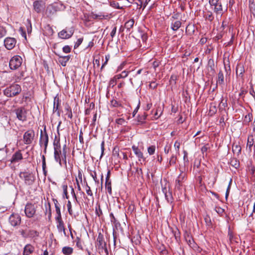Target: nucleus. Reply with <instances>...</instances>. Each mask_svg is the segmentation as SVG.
Masks as SVG:
<instances>
[{"instance_id": "47", "label": "nucleus", "mask_w": 255, "mask_h": 255, "mask_svg": "<svg viewBox=\"0 0 255 255\" xmlns=\"http://www.w3.org/2000/svg\"><path fill=\"white\" fill-rule=\"evenodd\" d=\"M215 210L220 216H222L225 212L224 209L220 207H216Z\"/></svg>"}, {"instance_id": "37", "label": "nucleus", "mask_w": 255, "mask_h": 255, "mask_svg": "<svg viewBox=\"0 0 255 255\" xmlns=\"http://www.w3.org/2000/svg\"><path fill=\"white\" fill-rule=\"evenodd\" d=\"M108 17V15H104L101 12L98 14H93V17L95 18H98L99 19H107Z\"/></svg>"}, {"instance_id": "8", "label": "nucleus", "mask_w": 255, "mask_h": 255, "mask_svg": "<svg viewBox=\"0 0 255 255\" xmlns=\"http://www.w3.org/2000/svg\"><path fill=\"white\" fill-rule=\"evenodd\" d=\"M22 63V58L18 55L13 56L10 60L9 65L11 70H15L20 67Z\"/></svg>"}, {"instance_id": "3", "label": "nucleus", "mask_w": 255, "mask_h": 255, "mask_svg": "<svg viewBox=\"0 0 255 255\" xmlns=\"http://www.w3.org/2000/svg\"><path fill=\"white\" fill-rule=\"evenodd\" d=\"M96 247L98 248L100 252H102L104 251L105 253L107 255H108L107 243L105 240L104 235L101 233L98 234V236L96 242Z\"/></svg>"}, {"instance_id": "15", "label": "nucleus", "mask_w": 255, "mask_h": 255, "mask_svg": "<svg viewBox=\"0 0 255 255\" xmlns=\"http://www.w3.org/2000/svg\"><path fill=\"white\" fill-rule=\"evenodd\" d=\"M33 8L37 13H40L44 9V3L42 0H35L33 4Z\"/></svg>"}, {"instance_id": "55", "label": "nucleus", "mask_w": 255, "mask_h": 255, "mask_svg": "<svg viewBox=\"0 0 255 255\" xmlns=\"http://www.w3.org/2000/svg\"><path fill=\"white\" fill-rule=\"evenodd\" d=\"M176 156H175L174 155H172V156L171 157L170 159L169 164L170 165L175 164L176 163Z\"/></svg>"}, {"instance_id": "63", "label": "nucleus", "mask_w": 255, "mask_h": 255, "mask_svg": "<svg viewBox=\"0 0 255 255\" xmlns=\"http://www.w3.org/2000/svg\"><path fill=\"white\" fill-rule=\"evenodd\" d=\"M140 36H141V38L142 39V41L143 42H145L146 40L148 38V36H147V34L146 33H140Z\"/></svg>"}, {"instance_id": "51", "label": "nucleus", "mask_w": 255, "mask_h": 255, "mask_svg": "<svg viewBox=\"0 0 255 255\" xmlns=\"http://www.w3.org/2000/svg\"><path fill=\"white\" fill-rule=\"evenodd\" d=\"M96 214L99 217H100L103 214V212L100 205H99L98 207H96Z\"/></svg>"}, {"instance_id": "50", "label": "nucleus", "mask_w": 255, "mask_h": 255, "mask_svg": "<svg viewBox=\"0 0 255 255\" xmlns=\"http://www.w3.org/2000/svg\"><path fill=\"white\" fill-rule=\"evenodd\" d=\"M232 183V179L231 178L230 180V182L229 183V185L228 186L226 192V199L228 198V196L229 195V192H230V189H231V186Z\"/></svg>"}, {"instance_id": "19", "label": "nucleus", "mask_w": 255, "mask_h": 255, "mask_svg": "<svg viewBox=\"0 0 255 255\" xmlns=\"http://www.w3.org/2000/svg\"><path fill=\"white\" fill-rule=\"evenodd\" d=\"M55 54L59 56L58 62L62 66H66L67 63L68 62L70 58V56H63L60 55L59 54L56 53Z\"/></svg>"}, {"instance_id": "45", "label": "nucleus", "mask_w": 255, "mask_h": 255, "mask_svg": "<svg viewBox=\"0 0 255 255\" xmlns=\"http://www.w3.org/2000/svg\"><path fill=\"white\" fill-rule=\"evenodd\" d=\"M155 150V146L154 145H151L147 148V151L149 155H152L154 153Z\"/></svg>"}, {"instance_id": "11", "label": "nucleus", "mask_w": 255, "mask_h": 255, "mask_svg": "<svg viewBox=\"0 0 255 255\" xmlns=\"http://www.w3.org/2000/svg\"><path fill=\"white\" fill-rule=\"evenodd\" d=\"M49 141V137L48 134L46 132V126L44 128V130H41L40 136L39 138V144L41 147L43 145L45 146H48Z\"/></svg>"}, {"instance_id": "6", "label": "nucleus", "mask_w": 255, "mask_h": 255, "mask_svg": "<svg viewBox=\"0 0 255 255\" xmlns=\"http://www.w3.org/2000/svg\"><path fill=\"white\" fill-rule=\"evenodd\" d=\"M35 136L34 131L32 129H30L25 131L23 135V140L24 143L29 145L32 143Z\"/></svg>"}, {"instance_id": "25", "label": "nucleus", "mask_w": 255, "mask_h": 255, "mask_svg": "<svg viewBox=\"0 0 255 255\" xmlns=\"http://www.w3.org/2000/svg\"><path fill=\"white\" fill-rule=\"evenodd\" d=\"M224 83V77L223 72L220 70L218 74V79L217 80V84L222 86Z\"/></svg>"}, {"instance_id": "54", "label": "nucleus", "mask_w": 255, "mask_h": 255, "mask_svg": "<svg viewBox=\"0 0 255 255\" xmlns=\"http://www.w3.org/2000/svg\"><path fill=\"white\" fill-rule=\"evenodd\" d=\"M117 84V80L113 77L109 82V86L113 88Z\"/></svg>"}, {"instance_id": "48", "label": "nucleus", "mask_w": 255, "mask_h": 255, "mask_svg": "<svg viewBox=\"0 0 255 255\" xmlns=\"http://www.w3.org/2000/svg\"><path fill=\"white\" fill-rule=\"evenodd\" d=\"M232 149L234 152H236L238 153H240L241 151V147L238 145H233Z\"/></svg>"}, {"instance_id": "35", "label": "nucleus", "mask_w": 255, "mask_h": 255, "mask_svg": "<svg viewBox=\"0 0 255 255\" xmlns=\"http://www.w3.org/2000/svg\"><path fill=\"white\" fill-rule=\"evenodd\" d=\"M111 106L115 108H118L122 107L121 102L117 101L116 100L113 99L110 101Z\"/></svg>"}, {"instance_id": "14", "label": "nucleus", "mask_w": 255, "mask_h": 255, "mask_svg": "<svg viewBox=\"0 0 255 255\" xmlns=\"http://www.w3.org/2000/svg\"><path fill=\"white\" fill-rule=\"evenodd\" d=\"M61 104V100L60 99L58 95H57L54 98L53 102V113H56L57 115L59 117L60 116V112L59 110Z\"/></svg>"}, {"instance_id": "42", "label": "nucleus", "mask_w": 255, "mask_h": 255, "mask_svg": "<svg viewBox=\"0 0 255 255\" xmlns=\"http://www.w3.org/2000/svg\"><path fill=\"white\" fill-rule=\"evenodd\" d=\"M55 211L56 212L57 216L55 217V219H61V211H60V206H57L55 207Z\"/></svg>"}, {"instance_id": "1", "label": "nucleus", "mask_w": 255, "mask_h": 255, "mask_svg": "<svg viewBox=\"0 0 255 255\" xmlns=\"http://www.w3.org/2000/svg\"><path fill=\"white\" fill-rule=\"evenodd\" d=\"M211 8L216 14V18L221 17L225 11H227V6L225 10L222 4V0H209Z\"/></svg>"}, {"instance_id": "44", "label": "nucleus", "mask_w": 255, "mask_h": 255, "mask_svg": "<svg viewBox=\"0 0 255 255\" xmlns=\"http://www.w3.org/2000/svg\"><path fill=\"white\" fill-rule=\"evenodd\" d=\"M6 30L5 27L0 26V38H1L6 35Z\"/></svg>"}, {"instance_id": "38", "label": "nucleus", "mask_w": 255, "mask_h": 255, "mask_svg": "<svg viewBox=\"0 0 255 255\" xmlns=\"http://www.w3.org/2000/svg\"><path fill=\"white\" fill-rule=\"evenodd\" d=\"M42 170L45 176L46 175L47 171L46 170V159L44 155L42 156Z\"/></svg>"}, {"instance_id": "10", "label": "nucleus", "mask_w": 255, "mask_h": 255, "mask_svg": "<svg viewBox=\"0 0 255 255\" xmlns=\"http://www.w3.org/2000/svg\"><path fill=\"white\" fill-rule=\"evenodd\" d=\"M16 118L24 122L27 120V111L24 107H20L15 110Z\"/></svg>"}, {"instance_id": "21", "label": "nucleus", "mask_w": 255, "mask_h": 255, "mask_svg": "<svg viewBox=\"0 0 255 255\" xmlns=\"http://www.w3.org/2000/svg\"><path fill=\"white\" fill-rule=\"evenodd\" d=\"M203 17L206 21L210 22H212L214 19V15L213 13L210 10H207L203 12Z\"/></svg>"}, {"instance_id": "28", "label": "nucleus", "mask_w": 255, "mask_h": 255, "mask_svg": "<svg viewBox=\"0 0 255 255\" xmlns=\"http://www.w3.org/2000/svg\"><path fill=\"white\" fill-rule=\"evenodd\" d=\"M39 236V233L34 230H29L27 231V238H35Z\"/></svg>"}, {"instance_id": "49", "label": "nucleus", "mask_w": 255, "mask_h": 255, "mask_svg": "<svg viewBox=\"0 0 255 255\" xmlns=\"http://www.w3.org/2000/svg\"><path fill=\"white\" fill-rule=\"evenodd\" d=\"M208 65L211 68V70L215 71L214 69V61L213 59H210L208 61Z\"/></svg>"}, {"instance_id": "43", "label": "nucleus", "mask_w": 255, "mask_h": 255, "mask_svg": "<svg viewBox=\"0 0 255 255\" xmlns=\"http://www.w3.org/2000/svg\"><path fill=\"white\" fill-rule=\"evenodd\" d=\"M252 118V114L251 113H249L245 116L244 122L249 123L251 121Z\"/></svg>"}, {"instance_id": "40", "label": "nucleus", "mask_w": 255, "mask_h": 255, "mask_svg": "<svg viewBox=\"0 0 255 255\" xmlns=\"http://www.w3.org/2000/svg\"><path fill=\"white\" fill-rule=\"evenodd\" d=\"M110 216L111 222L114 224L116 227H117L118 225H120V224L118 222L113 213H111Z\"/></svg>"}, {"instance_id": "20", "label": "nucleus", "mask_w": 255, "mask_h": 255, "mask_svg": "<svg viewBox=\"0 0 255 255\" xmlns=\"http://www.w3.org/2000/svg\"><path fill=\"white\" fill-rule=\"evenodd\" d=\"M34 247L31 244H27L23 248V255H29L33 253L34 251Z\"/></svg>"}, {"instance_id": "62", "label": "nucleus", "mask_w": 255, "mask_h": 255, "mask_svg": "<svg viewBox=\"0 0 255 255\" xmlns=\"http://www.w3.org/2000/svg\"><path fill=\"white\" fill-rule=\"evenodd\" d=\"M174 147L175 148L177 152H179L180 146V143L178 140H176L174 143Z\"/></svg>"}, {"instance_id": "18", "label": "nucleus", "mask_w": 255, "mask_h": 255, "mask_svg": "<svg viewBox=\"0 0 255 255\" xmlns=\"http://www.w3.org/2000/svg\"><path fill=\"white\" fill-rule=\"evenodd\" d=\"M63 156V151L61 149L54 150V156L55 160L58 162L60 166H62L61 162V157Z\"/></svg>"}, {"instance_id": "60", "label": "nucleus", "mask_w": 255, "mask_h": 255, "mask_svg": "<svg viewBox=\"0 0 255 255\" xmlns=\"http://www.w3.org/2000/svg\"><path fill=\"white\" fill-rule=\"evenodd\" d=\"M19 233L20 234L22 237L24 238H27V231L26 232L23 229H21L19 230Z\"/></svg>"}, {"instance_id": "56", "label": "nucleus", "mask_w": 255, "mask_h": 255, "mask_svg": "<svg viewBox=\"0 0 255 255\" xmlns=\"http://www.w3.org/2000/svg\"><path fill=\"white\" fill-rule=\"evenodd\" d=\"M83 40V37L78 39V40H77V41L76 42V43L75 44L74 48L76 49V48H78L80 46V45L82 43Z\"/></svg>"}, {"instance_id": "17", "label": "nucleus", "mask_w": 255, "mask_h": 255, "mask_svg": "<svg viewBox=\"0 0 255 255\" xmlns=\"http://www.w3.org/2000/svg\"><path fill=\"white\" fill-rule=\"evenodd\" d=\"M132 149L139 161L141 160L144 161L145 160V158L144 157L143 153L137 146H136L135 145L132 146Z\"/></svg>"}, {"instance_id": "23", "label": "nucleus", "mask_w": 255, "mask_h": 255, "mask_svg": "<svg viewBox=\"0 0 255 255\" xmlns=\"http://www.w3.org/2000/svg\"><path fill=\"white\" fill-rule=\"evenodd\" d=\"M245 72L244 67L242 64H238L236 67V74L243 77Z\"/></svg>"}, {"instance_id": "24", "label": "nucleus", "mask_w": 255, "mask_h": 255, "mask_svg": "<svg viewBox=\"0 0 255 255\" xmlns=\"http://www.w3.org/2000/svg\"><path fill=\"white\" fill-rule=\"evenodd\" d=\"M62 253L64 255H71L73 253V249L68 246L64 247L62 249Z\"/></svg>"}, {"instance_id": "31", "label": "nucleus", "mask_w": 255, "mask_h": 255, "mask_svg": "<svg viewBox=\"0 0 255 255\" xmlns=\"http://www.w3.org/2000/svg\"><path fill=\"white\" fill-rule=\"evenodd\" d=\"M53 146H54V150L61 149V145L60 143V138L58 139L57 138V137L55 136V139L53 142Z\"/></svg>"}, {"instance_id": "61", "label": "nucleus", "mask_w": 255, "mask_h": 255, "mask_svg": "<svg viewBox=\"0 0 255 255\" xmlns=\"http://www.w3.org/2000/svg\"><path fill=\"white\" fill-rule=\"evenodd\" d=\"M191 248H192L194 251L197 252H201V249L198 246V245L195 243V246L194 245H193L192 246V247H191Z\"/></svg>"}, {"instance_id": "33", "label": "nucleus", "mask_w": 255, "mask_h": 255, "mask_svg": "<svg viewBox=\"0 0 255 255\" xmlns=\"http://www.w3.org/2000/svg\"><path fill=\"white\" fill-rule=\"evenodd\" d=\"M105 188L107 190L110 195L112 194V183L111 181H106Z\"/></svg>"}, {"instance_id": "9", "label": "nucleus", "mask_w": 255, "mask_h": 255, "mask_svg": "<svg viewBox=\"0 0 255 255\" xmlns=\"http://www.w3.org/2000/svg\"><path fill=\"white\" fill-rule=\"evenodd\" d=\"M9 224L13 227L20 225L21 222V218L18 214L12 213L8 218Z\"/></svg>"}, {"instance_id": "12", "label": "nucleus", "mask_w": 255, "mask_h": 255, "mask_svg": "<svg viewBox=\"0 0 255 255\" xmlns=\"http://www.w3.org/2000/svg\"><path fill=\"white\" fill-rule=\"evenodd\" d=\"M185 179V173L181 172L175 180V189L176 191H180L182 190L183 182H184Z\"/></svg>"}, {"instance_id": "46", "label": "nucleus", "mask_w": 255, "mask_h": 255, "mask_svg": "<svg viewBox=\"0 0 255 255\" xmlns=\"http://www.w3.org/2000/svg\"><path fill=\"white\" fill-rule=\"evenodd\" d=\"M61 158V162L62 163V164H63L64 166L66 168H67V160H66V159H67L66 154H65V153L64 154H63V156Z\"/></svg>"}, {"instance_id": "26", "label": "nucleus", "mask_w": 255, "mask_h": 255, "mask_svg": "<svg viewBox=\"0 0 255 255\" xmlns=\"http://www.w3.org/2000/svg\"><path fill=\"white\" fill-rule=\"evenodd\" d=\"M64 109L66 112L65 115L67 116L68 118L72 119L73 118V114L70 106L68 104H66L65 105Z\"/></svg>"}, {"instance_id": "58", "label": "nucleus", "mask_w": 255, "mask_h": 255, "mask_svg": "<svg viewBox=\"0 0 255 255\" xmlns=\"http://www.w3.org/2000/svg\"><path fill=\"white\" fill-rule=\"evenodd\" d=\"M110 55H106V56H105V61L104 62V63H103V64L102 65V67L101 68V70H102L103 68L107 65L108 61L110 59Z\"/></svg>"}, {"instance_id": "30", "label": "nucleus", "mask_w": 255, "mask_h": 255, "mask_svg": "<svg viewBox=\"0 0 255 255\" xmlns=\"http://www.w3.org/2000/svg\"><path fill=\"white\" fill-rule=\"evenodd\" d=\"M181 22L180 21L177 20L171 23V28L174 31L177 30L181 26Z\"/></svg>"}, {"instance_id": "32", "label": "nucleus", "mask_w": 255, "mask_h": 255, "mask_svg": "<svg viewBox=\"0 0 255 255\" xmlns=\"http://www.w3.org/2000/svg\"><path fill=\"white\" fill-rule=\"evenodd\" d=\"M62 189H63V198H66V199H68L69 198V195L68 194V191H67V189H68V186H67V185L66 184H64L62 185Z\"/></svg>"}, {"instance_id": "16", "label": "nucleus", "mask_w": 255, "mask_h": 255, "mask_svg": "<svg viewBox=\"0 0 255 255\" xmlns=\"http://www.w3.org/2000/svg\"><path fill=\"white\" fill-rule=\"evenodd\" d=\"M23 159L22 154L20 150L16 151L12 156L10 161L11 163H16Z\"/></svg>"}, {"instance_id": "53", "label": "nucleus", "mask_w": 255, "mask_h": 255, "mask_svg": "<svg viewBox=\"0 0 255 255\" xmlns=\"http://www.w3.org/2000/svg\"><path fill=\"white\" fill-rule=\"evenodd\" d=\"M86 193L87 194L90 196H92L93 198V193L92 190H91L90 187L88 185V184H86Z\"/></svg>"}, {"instance_id": "52", "label": "nucleus", "mask_w": 255, "mask_h": 255, "mask_svg": "<svg viewBox=\"0 0 255 255\" xmlns=\"http://www.w3.org/2000/svg\"><path fill=\"white\" fill-rule=\"evenodd\" d=\"M189 237V239H186V242H187L189 246L191 247L192 246L194 245L195 246V243L194 242V240L190 237Z\"/></svg>"}, {"instance_id": "2", "label": "nucleus", "mask_w": 255, "mask_h": 255, "mask_svg": "<svg viewBox=\"0 0 255 255\" xmlns=\"http://www.w3.org/2000/svg\"><path fill=\"white\" fill-rule=\"evenodd\" d=\"M21 91V86L13 84L3 90L4 95L7 97H13L18 95Z\"/></svg>"}, {"instance_id": "7", "label": "nucleus", "mask_w": 255, "mask_h": 255, "mask_svg": "<svg viewBox=\"0 0 255 255\" xmlns=\"http://www.w3.org/2000/svg\"><path fill=\"white\" fill-rule=\"evenodd\" d=\"M74 32V29L73 28H68L66 27L58 32V36L62 39H67L72 37Z\"/></svg>"}, {"instance_id": "13", "label": "nucleus", "mask_w": 255, "mask_h": 255, "mask_svg": "<svg viewBox=\"0 0 255 255\" xmlns=\"http://www.w3.org/2000/svg\"><path fill=\"white\" fill-rule=\"evenodd\" d=\"M16 43V40L14 38L7 37L4 39V44L5 48L8 50L13 49Z\"/></svg>"}, {"instance_id": "39", "label": "nucleus", "mask_w": 255, "mask_h": 255, "mask_svg": "<svg viewBox=\"0 0 255 255\" xmlns=\"http://www.w3.org/2000/svg\"><path fill=\"white\" fill-rule=\"evenodd\" d=\"M227 106V100L224 101L223 97L222 98L221 101L219 106V109L220 111L223 110Z\"/></svg>"}, {"instance_id": "64", "label": "nucleus", "mask_w": 255, "mask_h": 255, "mask_svg": "<svg viewBox=\"0 0 255 255\" xmlns=\"http://www.w3.org/2000/svg\"><path fill=\"white\" fill-rule=\"evenodd\" d=\"M157 86V84L155 82H151L149 85L150 88L152 89H155Z\"/></svg>"}, {"instance_id": "22", "label": "nucleus", "mask_w": 255, "mask_h": 255, "mask_svg": "<svg viewBox=\"0 0 255 255\" xmlns=\"http://www.w3.org/2000/svg\"><path fill=\"white\" fill-rule=\"evenodd\" d=\"M57 222V228L59 232L63 231L64 235H66L65 229L64 227V224L62 221V218L59 219H55Z\"/></svg>"}, {"instance_id": "29", "label": "nucleus", "mask_w": 255, "mask_h": 255, "mask_svg": "<svg viewBox=\"0 0 255 255\" xmlns=\"http://www.w3.org/2000/svg\"><path fill=\"white\" fill-rule=\"evenodd\" d=\"M255 144V140L253 135H250L248 138L247 141V146H249V148L250 150H251L252 147Z\"/></svg>"}, {"instance_id": "27", "label": "nucleus", "mask_w": 255, "mask_h": 255, "mask_svg": "<svg viewBox=\"0 0 255 255\" xmlns=\"http://www.w3.org/2000/svg\"><path fill=\"white\" fill-rule=\"evenodd\" d=\"M134 23L133 18H131L127 21L125 24V27L127 29V31H129L130 29L132 28Z\"/></svg>"}, {"instance_id": "41", "label": "nucleus", "mask_w": 255, "mask_h": 255, "mask_svg": "<svg viewBox=\"0 0 255 255\" xmlns=\"http://www.w3.org/2000/svg\"><path fill=\"white\" fill-rule=\"evenodd\" d=\"M147 115L145 113H144L143 115L141 116H138L137 117V121L141 123H144L145 120L146 119Z\"/></svg>"}, {"instance_id": "4", "label": "nucleus", "mask_w": 255, "mask_h": 255, "mask_svg": "<svg viewBox=\"0 0 255 255\" xmlns=\"http://www.w3.org/2000/svg\"><path fill=\"white\" fill-rule=\"evenodd\" d=\"M37 206L35 204L27 203L25 206L24 213L26 217L31 218L35 216Z\"/></svg>"}, {"instance_id": "5", "label": "nucleus", "mask_w": 255, "mask_h": 255, "mask_svg": "<svg viewBox=\"0 0 255 255\" xmlns=\"http://www.w3.org/2000/svg\"><path fill=\"white\" fill-rule=\"evenodd\" d=\"M19 177L24 180L25 184L27 185H32L35 180V177L33 174L27 172H21Z\"/></svg>"}, {"instance_id": "59", "label": "nucleus", "mask_w": 255, "mask_h": 255, "mask_svg": "<svg viewBox=\"0 0 255 255\" xmlns=\"http://www.w3.org/2000/svg\"><path fill=\"white\" fill-rule=\"evenodd\" d=\"M63 51L65 53H68L71 52V48L68 45L64 46L62 48Z\"/></svg>"}, {"instance_id": "34", "label": "nucleus", "mask_w": 255, "mask_h": 255, "mask_svg": "<svg viewBox=\"0 0 255 255\" xmlns=\"http://www.w3.org/2000/svg\"><path fill=\"white\" fill-rule=\"evenodd\" d=\"M217 111L216 106L211 104L209 111V115L211 116L214 115Z\"/></svg>"}, {"instance_id": "36", "label": "nucleus", "mask_w": 255, "mask_h": 255, "mask_svg": "<svg viewBox=\"0 0 255 255\" xmlns=\"http://www.w3.org/2000/svg\"><path fill=\"white\" fill-rule=\"evenodd\" d=\"M75 242L76 247L80 250H83L84 249L82 245V242L80 238L77 237L75 240Z\"/></svg>"}, {"instance_id": "57", "label": "nucleus", "mask_w": 255, "mask_h": 255, "mask_svg": "<svg viewBox=\"0 0 255 255\" xmlns=\"http://www.w3.org/2000/svg\"><path fill=\"white\" fill-rule=\"evenodd\" d=\"M140 2V4L137 3L138 5H143V8H144L148 3L150 1V0H143V1H141L140 0H138Z\"/></svg>"}]
</instances>
